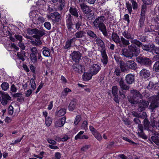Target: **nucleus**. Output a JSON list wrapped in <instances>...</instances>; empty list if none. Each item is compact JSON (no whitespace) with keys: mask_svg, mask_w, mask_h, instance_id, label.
Instances as JSON below:
<instances>
[{"mask_svg":"<svg viewBox=\"0 0 159 159\" xmlns=\"http://www.w3.org/2000/svg\"><path fill=\"white\" fill-rule=\"evenodd\" d=\"M139 118H141L142 119H145L146 118H147V116L146 113L145 112H143L142 115L139 114Z\"/></svg>","mask_w":159,"mask_h":159,"instance_id":"680f3d73","label":"nucleus"},{"mask_svg":"<svg viewBox=\"0 0 159 159\" xmlns=\"http://www.w3.org/2000/svg\"><path fill=\"white\" fill-rule=\"evenodd\" d=\"M31 85L32 89H34L36 88V84L33 79H31L30 80Z\"/></svg>","mask_w":159,"mask_h":159,"instance_id":"e2e57ef3","label":"nucleus"},{"mask_svg":"<svg viewBox=\"0 0 159 159\" xmlns=\"http://www.w3.org/2000/svg\"><path fill=\"white\" fill-rule=\"evenodd\" d=\"M130 92L133 94V98L129 100V101L132 104H138V110L139 111L142 112L144 111L148 107L149 102L148 101L142 99L143 95L137 90H131Z\"/></svg>","mask_w":159,"mask_h":159,"instance_id":"f257e3e1","label":"nucleus"},{"mask_svg":"<svg viewBox=\"0 0 159 159\" xmlns=\"http://www.w3.org/2000/svg\"><path fill=\"white\" fill-rule=\"evenodd\" d=\"M158 123V121L156 120V118L153 116L150 118V126L152 128L156 127V124Z\"/></svg>","mask_w":159,"mask_h":159,"instance_id":"f704fd0d","label":"nucleus"},{"mask_svg":"<svg viewBox=\"0 0 159 159\" xmlns=\"http://www.w3.org/2000/svg\"><path fill=\"white\" fill-rule=\"evenodd\" d=\"M153 31V30L151 28L150 26L146 27L144 30V31L145 33H150Z\"/></svg>","mask_w":159,"mask_h":159,"instance_id":"3c124183","label":"nucleus"},{"mask_svg":"<svg viewBox=\"0 0 159 159\" xmlns=\"http://www.w3.org/2000/svg\"><path fill=\"white\" fill-rule=\"evenodd\" d=\"M82 23L81 22V20H78L75 23V29L78 30H79L81 29L80 26L82 25Z\"/></svg>","mask_w":159,"mask_h":159,"instance_id":"a19ab883","label":"nucleus"},{"mask_svg":"<svg viewBox=\"0 0 159 159\" xmlns=\"http://www.w3.org/2000/svg\"><path fill=\"white\" fill-rule=\"evenodd\" d=\"M122 35L124 37V38H126L127 39L131 40L130 42L132 43H135V40H138L137 39H134V37L132 36V34L129 32L125 30L122 33Z\"/></svg>","mask_w":159,"mask_h":159,"instance_id":"2eb2a0df","label":"nucleus"},{"mask_svg":"<svg viewBox=\"0 0 159 159\" xmlns=\"http://www.w3.org/2000/svg\"><path fill=\"white\" fill-rule=\"evenodd\" d=\"M121 72L122 71H121L120 68V69L119 68H116L114 72V74L117 76H120Z\"/></svg>","mask_w":159,"mask_h":159,"instance_id":"5fc2aeb1","label":"nucleus"},{"mask_svg":"<svg viewBox=\"0 0 159 159\" xmlns=\"http://www.w3.org/2000/svg\"><path fill=\"white\" fill-rule=\"evenodd\" d=\"M87 34L90 38L95 39L98 38V36L94 32L91 30H88L87 32Z\"/></svg>","mask_w":159,"mask_h":159,"instance_id":"473e14b6","label":"nucleus"},{"mask_svg":"<svg viewBox=\"0 0 159 159\" xmlns=\"http://www.w3.org/2000/svg\"><path fill=\"white\" fill-rule=\"evenodd\" d=\"M71 15H72L75 17L79 16L78 10L74 6H71L69 10Z\"/></svg>","mask_w":159,"mask_h":159,"instance_id":"b1692460","label":"nucleus"},{"mask_svg":"<svg viewBox=\"0 0 159 159\" xmlns=\"http://www.w3.org/2000/svg\"><path fill=\"white\" fill-rule=\"evenodd\" d=\"M153 70L156 72H159V61H156L153 66Z\"/></svg>","mask_w":159,"mask_h":159,"instance_id":"ea45409f","label":"nucleus"},{"mask_svg":"<svg viewBox=\"0 0 159 159\" xmlns=\"http://www.w3.org/2000/svg\"><path fill=\"white\" fill-rule=\"evenodd\" d=\"M85 32L83 31H78L75 33V37L77 38H81L84 36Z\"/></svg>","mask_w":159,"mask_h":159,"instance_id":"72a5a7b5","label":"nucleus"},{"mask_svg":"<svg viewBox=\"0 0 159 159\" xmlns=\"http://www.w3.org/2000/svg\"><path fill=\"white\" fill-rule=\"evenodd\" d=\"M146 88L148 89H159V84L157 83L154 84L153 82H150Z\"/></svg>","mask_w":159,"mask_h":159,"instance_id":"393cba45","label":"nucleus"},{"mask_svg":"<svg viewBox=\"0 0 159 159\" xmlns=\"http://www.w3.org/2000/svg\"><path fill=\"white\" fill-rule=\"evenodd\" d=\"M66 113V110L65 108H62L58 111L56 112V115L59 117L63 116Z\"/></svg>","mask_w":159,"mask_h":159,"instance_id":"c9c22d12","label":"nucleus"},{"mask_svg":"<svg viewBox=\"0 0 159 159\" xmlns=\"http://www.w3.org/2000/svg\"><path fill=\"white\" fill-rule=\"evenodd\" d=\"M52 123V119L49 117H45V123L48 126H49Z\"/></svg>","mask_w":159,"mask_h":159,"instance_id":"09e8293b","label":"nucleus"},{"mask_svg":"<svg viewBox=\"0 0 159 159\" xmlns=\"http://www.w3.org/2000/svg\"><path fill=\"white\" fill-rule=\"evenodd\" d=\"M145 20V17L140 16L138 24L140 27L142 28L144 26Z\"/></svg>","mask_w":159,"mask_h":159,"instance_id":"4c0bfd02","label":"nucleus"},{"mask_svg":"<svg viewBox=\"0 0 159 159\" xmlns=\"http://www.w3.org/2000/svg\"><path fill=\"white\" fill-rule=\"evenodd\" d=\"M55 126L57 128L62 126V125L61 124V122L59 120H57L55 122Z\"/></svg>","mask_w":159,"mask_h":159,"instance_id":"69168bd1","label":"nucleus"},{"mask_svg":"<svg viewBox=\"0 0 159 159\" xmlns=\"http://www.w3.org/2000/svg\"><path fill=\"white\" fill-rule=\"evenodd\" d=\"M120 43H119V46L120 47L125 48L127 46L129 45L130 43L129 39H126L123 37H121L120 38Z\"/></svg>","mask_w":159,"mask_h":159,"instance_id":"a211bd4d","label":"nucleus"},{"mask_svg":"<svg viewBox=\"0 0 159 159\" xmlns=\"http://www.w3.org/2000/svg\"><path fill=\"white\" fill-rule=\"evenodd\" d=\"M30 58L31 61L34 63H35L37 62V59L36 55L30 54Z\"/></svg>","mask_w":159,"mask_h":159,"instance_id":"c03bdc74","label":"nucleus"},{"mask_svg":"<svg viewBox=\"0 0 159 159\" xmlns=\"http://www.w3.org/2000/svg\"><path fill=\"white\" fill-rule=\"evenodd\" d=\"M77 102L75 99H73L70 102L69 105V110L72 111L75 109Z\"/></svg>","mask_w":159,"mask_h":159,"instance_id":"cd10ccee","label":"nucleus"},{"mask_svg":"<svg viewBox=\"0 0 159 159\" xmlns=\"http://www.w3.org/2000/svg\"><path fill=\"white\" fill-rule=\"evenodd\" d=\"M158 94V95L153 96L150 98L151 103L149 109L150 110L151 112H155V109L159 107V92Z\"/></svg>","mask_w":159,"mask_h":159,"instance_id":"39448f33","label":"nucleus"},{"mask_svg":"<svg viewBox=\"0 0 159 159\" xmlns=\"http://www.w3.org/2000/svg\"><path fill=\"white\" fill-rule=\"evenodd\" d=\"M136 61L138 63L145 66H150L152 64V61L150 58L144 56L137 57Z\"/></svg>","mask_w":159,"mask_h":159,"instance_id":"423d86ee","label":"nucleus"},{"mask_svg":"<svg viewBox=\"0 0 159 159\" xmlns=\"http://www.w3.org/2000/svg\"><path fill=\"white\" fill-rule=\"evenodd\" d=\"M138 39L142 43H145L148 42V37L146 36L141 35L139 37Z\"/></svg>","mask_w":159,"mask_h":159,"instance_id":"79ce46f5","label":"nucleus"},{"mask_svg":"<svg viewBox=\"0 0 159 159\" xmlns=\"http://www.w3.org/2000/svg\"><path fill=\"white\" fill-rule=\"evenodd\" d=\"M43 54L45 57H49L50 56L51 51L48 48L46 47H44L43 48Z\"/></svg>","mask_w":159,"mask_h":159,"instance_id":"c756f323","label":"nucleus"},{"mask_svg":"<svg viewBox=\"0 0 159 159\" xmlns=\"http://www.w3.org/2000/svg\"><path fill=\"white\" fill-rule=\"evenodd\" d=\"M30 51L31 52V53L30 54L37 55V53L39 52L37 48L34 47H32L30 49Z\"/></svg>","mask_w":159,"mask_h":159,"instance_id":"49530a36","label":"nucleus"},{"mask_svg":"<svg viewBox=\"0 0 159 159\" xmlns=\"http://www.w3.org/2000/svg\"><path fill=\"white\" fill-rule=\"evenodd\" d=\"M135 42L134 43L138 47H142L143 50L148 52H152L153 51L155 46L153 44H143L139 40H135Z\"/></svg>","mask_w":159,"mask_h":159,"instance_id":"0eeeda50","label":"nucleus"},{"mask_svg":"<svg viewBox=\"0 0 159 159\" xmlns=\"http://www.w3.org/2000/svg\"><path fill=\"white\" fill-rule=\"evenodd\" d=\"M93 134L95 137L98 140L100 141L102 138L100 134L97 131L95 133H94Z\"/></svg>","mask_w":159,"mask_h":159,"instance_id":"a18cd8bd","label":"nucleus"},{"mask_svg":"<svg viewBox=\"0 0 159 159\" xmlns=\"http://www.w3.org/2000/svg\"><path fill=\"white\" fill-rule=\"evenodd\" d=\"M144 126L145 129H148L150 126V122L147 118H145L143 121Z\"/></svg>","mask_w":159,"mask_h":159,"instance_id":"e433bc0d","label":"nucleus"},{"mask_svg":"<svg viewBox=\"0 0 159 159\" xmlns=\"http://www.w3.org/2000/svg\"><path fill=\"white\" fill-rule=\"evenodd\" d=\"M72 67L74 71L77 72L81 74L83 73L82 65L78 64H73Z\"/></svg>","mask_w":159,"mask_h":159,"instance_id":"4be33fe9","label":"nucleus"},{"mask_svg":"<svg viewBox=\"0 0 159 159\" xmlns=\"http://www.w3.org/2000/svg\"><path fill=\"white\" fill-rule=\"evenodd\" d=\"M66 21L67 28L69 31H71L73 29L74 20L73 16L70 14L66 15Z\"/></svg>","mask_w":159,"mask_h":159,"instance_id":"6e6552de","label":"nucleus"},{"mask_svg":"<svg viewBox=\"0 0 159 159\" xmlns=\"http://www.w3.org/2000/svg\"><path fill=\"white\" fill-rule=\"evenodd\" d=\"M13 107L11 105H10L8 108V113L9 115H11L13 113Z\"/></svg>","mask_w":159,"mask_h":159,"instance_id":"bf43d9fd","label":"nucleus"},{"mask_svg":"<svg viewBox=\"0 0 159 159\" xmlns=\"http://www.w3.org/2000/svg\"><path fill=\"white\" fill-rule=\"evenodd\" d=\"M30 69L31 71L33 73V76H34L36 74L35 67L33 65H31L30 66Z\"/></svg>","mask_w":159,"mask_h":159,"instance_id":"0e129e2a","label":"nucleus"},{"mask_svg":"<svg viewBox=\"0 0 159 159\" xmlns=\"http://www.w3.org/2000/svg\"><path fill=\"white\" fill-rule=\"evenodd\" d=\"M17 55L20 59L22 61H25L24 57L26 56L25 52L24 51L22 50L20 52H17Z\"/></svg>","mask_w":159,"mask_h":159,"instance_id":"7c9ffc66","label":"nucleus"},{"mask_svg":"<svg viewBox=\"0 0 159 159\" xmlns=\"http://www.w3.org/2000/svg\"><path fill=\"white\" fill-rule=\"evenodd\" d=\"M120 68L123 72L127 71L128 69L135 70L137 68V63L133 60H129L125 63L124 61L121 62Z\"/></svg>","mask_w":159,"mask_h":159,"instance_id":"7ed1b4c3","label":"nucleus"},{"mask_svg":"<svg viewBox=\"0 0 159 159\" xmlns=\"http://www.w3.org/2000/svg\"><path fill=\"white\" fill-rule=\"evenodd\" d=\"M71 91V90H64L61 93V97L62 98H65L67 95L68 93Z\"/></svg>","mask_w":159,"mask_h":159,"instance_id":"6e6d98bb","label":"nucleus"},{"mask_svg":"<svg viewBox=\"0 0 159 159\" xmlns=\"http://www.w3.org/2000/svg\"><path fill=\"white\" fill-rule=\"evenodd\" d=\"M95 41L99 48H100V52L106 51V49L105 44L102 40L100 39L97 38L95 40Z\"/></svg>","mask_w":159,"mask_h":159,"instance_id":"f8f14e48","label":"nucleus"},{"mask_svg":"<svg viewBox=\"0 0 159 159\" xmlns=\"http://www.w3.org/2000/svg\"><path fill=\"white\" fill-rule=\"evenodd\" d=\"M15 38L19 41V42L22 41V37L20 35H15Z\"/></svg>","mask_w":159,"mask_h":159,"instance_id":"338daca9","label":"nucleus"},{"mask_svg":"<svg viewBox=\"0 0 159 159\" xmlns=\"http://www.w3.org/2000/svg\"><path fill=\"white\" fill-rule=\"evenodd\" d=\"M11 95L14 98H19L22 96L23 94L22 92L18 93H12Z\"/></svg>","mask_w":159,"mask_h":159,"instance_id":"603ef678","label":"nucleus"},{"mask_svg":"<svg viewBox=\"0 0 159 159\" xmlns=\"http://www.w3.org/2000/svg\"><path fill=\"white\" fill-rule=\"evenodd\" d=\"M105 20L106 18L104 16L98 17L93 21V26L95 28L99 30L104 37L108 38L107 27L104 23Z\"/></svg>","mask_w":159,"mask_h":159,"instance_id":"f03ea898","label":"nucleus"},{"mask_svg":"<svg viewBox=\"0 0 159 159\" xmlns=\"http://www.w3.org/2000/svg\"><path fill=\"white\" fill-rule=\"evenodd\" d=\"M153 52L156 54L157 55H159V47H155V46Z\"/></svg>","mask_w":159,"mask_h":159,"instance_id":"774afa93","label":"nucleus"},{"mask_svg":"<svg viewBox=\"0 0 159 159\" xmlns=\"http://www.w3.org/2000/svg\"><path fill=\"white\" fill-rule=\"evenodd\" d=\"M102 56L101 59L103 64L105 66L106 65L108 62V57L107 55L106 51L101 52Z\"/></svg>","mask_w":159,"mask_h":159,"instance_id":"a878e982","label":"nucleus"},{"mask_svg":"<svg viewBox=\"0 0 159 159\" xmlns=\"http://www.w3.org/2000/svg\"><path fill=\"white\" fill-rule=\"evenodd\" d=\"M119 85L122 89H129L130 88V87L125 83L124 79L120 81Z\"/></svg>","mask_w":159,"mask_h":159,"instance_id":"c85d7f7f","label":"nucleus"},{"mask_svg":"<svg viewBox=\"0 0 159 159\" xmlns=\"http://www.w3.org/2000/svg\"><path fill=\"white\" fill-rule=\"evenodd\" d=\"M121 53L123 56L127 58H131L133 57V55L130 51V50L125 48H123L121 51Z\"/></svg>","mask_w":159,"mask_h":159,"instance_id":"aec40b11","label":"nucleus"},{"mask_svg":"<svg viewBox=\"0 0 159 159\" xmlns=\"http://www.w3.org/2000/svg\"><path fill=\"white\" fill-rule=\"evenodd\" d=\"M46 31L42 28L39 29H31L28 28L27 30V33L31 35H33L34 38H40L46 34Z\"/></svg>","mask_w":159,"mask_h":159,"instance_id":"20e7f679","label":"nucleus"},{"mask_svg":"<svg viewBox=\"0 0 159 159\" xmlns=\"http://www.w3.org/2000/svg\"><path fill=\"white\" fill-rule=\"evenodd\" d=\"M101 68L98 65L93 64L90 68V72L93 75H95L99 72Z\"/></svg>","mask_w":159,"mask_h":159,"instance_id":"6ab92c4d","label":"nucleus"},{"mask_svg":"<svg viewBox=\"0 0 159 159\" xmlns=\"http://www.w3.org/2000/svg\"><path fill=\"white\" fill-rule=\"evenodd\" d=\"M139 74L142 79L148 80L150 76V71L148 70L143 68L140 71Z\"/></svg>","mask_w":159,"mask_h":159,"instance_id":"9b49d317","label":"nucleus"},{"mask_svg":"<svg viewBox=\"0 0 159 159\" xmlns=\"http://www.w3.org/2000/svg\"><path fill=\"white\" fill-rule=\"evenodd\" d=\"M60 3V5L58 7V9L60 11H61L64 9L65 7V1L64 0H59Z\"/></svg>","mask_w":159,"mask_h":159,"instance_id":"58836bf2","label":"nucleus"},{"mask_svg":"<svg viewBox=\"0 0 159 159\" xmlns=\"http://www.w3.org/2000/svg\"><path fill=\"white\" fill-rule=\"evenodd\" d=\"M70 55L72 59L76 63L79 62V60L81 57V54L79 51H74Z\"/></svg>","mask_w":159,"mask_h":159,"instance_id":"dca6fc26","label":"nucleus"},{"mask_svg":"<svg viewBox=\"0 0 159 159\" xmlns=\"http://www.w3.org/2000/svg\"><path fill=\"white\" fill-rule=\"evenodd\" d=\"M111 38L113 41L116 44H118L119 43H120V39L119 37L116 33H112L111 34Z\"/></svg>","mask_w":159,"mask_h":159,"instance_id":"bb28decb","label":"nucleus"},{"mask_svg":"<svg viewBox=\"0 0 159 159\" xmlns=\"http://www.w3.org/2000/svg\"><path fill=\"white\" fill-rule=\"evenodd\" d=\"M84 133V131H80L76 136H75V139L76 140L78 139H81L82 137L81 135Z\"/></svg>","mask_w":159,"mask_h":159,"instance_id":"8fccbe9b","label":"nucleus"},{"mask_svg":"<svg viewBox=\"0 0 159 159\" xmlns=\"http://www.w3.org/2000/svg\"><path fill=\"white\" fill-rule=\"evenodd\" d=\"M9 86V84L6 82L2 83L1 85L2 89H8Z\"/></svg>","mask_w":159,"mask_h":159,"instance_id":"37998d69","label":"nucleus"},{"mask_svg":"<svg viewBox=\"0 0 159 159\" xmlns=\"http://www.w3.org/2000/svg\"><path fill=\"white\" fill-rule=\"evenodd\" d=\"M136 46V44L132 43L130 45H129L128 48L130 50L133 57L137 56L140 52V49Z\"/></svg>","mask_w":159,"mask_h":159,"instance_id":"1a4fd4ad","label":"nucleus"},{"mask_svg":"<svg viewBox=\"0 0 159 159\" xmlns=\"http://www.w3.org/2000/svg\"><path fill=\"white\" fill-rule=\"evenodd\" d=\"M44 27L48 30H49L51 28V25L49 22H46L44 24Z\"/></svg>","mask_w":159,"mask_h":159,"instance_id":"4d7b16f0","label":"nucleus"},{"mask_svg":"<svg viewBox=\"0 0 159 159\" xmlns=\"http://www.w3.org/2000/svg\"><path fill=\"white\" fill-rule=\"evenodd\" d=\"M151 138L152 141L159 146V132L152 131Z\"/></svg>","mask_w":159,"mask_h":159,"instance_id":"ddd939ff","label":"nucleus"},{"mask_svg":"<svg viewBox=\"0 0 159 159\" xmlns=\"http://www.w3.org/2000/svg\"><path fill=\"white\" fill-rule=\"evenodd\" d=\"M80 3V6L84 14H89L92 11L90 7L86 5L84 2Z\"/></svg>","mask_w":159,"mask_h":159,"instance_id":"f3484780","label":"nucleus"},{"mask_svg":"<svg viewBox=\"0 0 159 159\" xmlns=\"http://www.w3.org/2000/svg\"><path fill=\"white\" fill-rule=\"evenodd\" d=\"M81 117L80 115L76 116L74 121V124L75 125L78 124L79 122L80 121Z\"/></svg>","mask_w":159,"mask_h":159,"instance_id":"13d9d810","label":"nucleus"},{"mask_svg":"<svg viewBox=\"0 0 159 159\" xmlns=\"http://www.w3.org/2000/svg\"><path fill=\"white\" fill-rule=\"evenodd\" d=\"M126 7L128 10L129 13L131 14L132 10L131 4L129 2H126Z\"/></svg>","mask_w":159,"mask_h":159,"instance_id":"864d4df0","label":"nucleus"},{"mask_svg":"<svg viewBox=\"0 0 159 159\" xmlns=\"http://www.w3.org/2000/svg\"><path fill=\"white\" fill-rule=\"evenodd\" d=\"M48 17L50 18L52 20L56 22H59L61 18L60 14L57 12L51 13Z\"/></svg>","mask_w":159,"mask_h":159,"instance_id":"4468645a","label":"nucleus"},{"mask_svg":"<svg viewBox=\"0 0 159 159\" xmlns=\"http://www.w3.org/2000/svg\"><path fill=\"white\" fill-rule=\"evenodd\" d=\"M125 80L128 84H132L134 82V75L131 74H128L125 77Z\"/></svg>","mask_w":159,"mask_h":159,"instance_id":"412c9836","label":"nucleus"},{"mask_svg":"<svg viewBox=\"0 0 159 159\" xmlns=\"http://www.w3.org/2000/svg\"><path fill=\"white\" fill-rule=\"evenodd\" d=\"M114 57L116 62L118 63H119L120 66V64L121 63V62L123 61L120 60L121 58L118 55H114Z\"/></svg>","mask_w":159,"mask_h":159,"instance_id":"de8ad7c7","label":"nucleus"},{"mask_svg":"<svg viewBox=\"0 0 159 159\" xmlns=\"http://www.w3.org/2000/svg\"><path fill=\"white\" fill-rule=\"evenodd\" d=\"M93 75L91 73H84L83 75V79L84 81L89 80L92 78Z\"/></svg>","mask_w":159,"mask_h":159,"instance_id":"2f4dec72","label":"nucleus"},{"mask_svg":"<svg viewBox=\"0 0 159 159\" xmlns=\"http://www.w3.org/2000/svg\"><path fill=\"white\" fill-rule=\"evenodd\" d=\"M131 2L132 3L133 9H137L138 8V4L134 0H132Z\"/></svg>","mask_w":159,"mask_h":159,"instance_id":"052dcab7","label":"nucleus"},{"mask_svg":"<svg viewBox=\"0 0 159 159\" xmlns=\"http://www.w3.org/2000/svg\"><path fill=\"white\" fill-rule=\"evenodd\" d=\"M138 127L139 131H140V132H138V135L143 139H147V136L145 135L143 133V125L140 124H139L138 126Z\"/></svg>","mask_w":159,"mask_h":159,"instance_id":"5701e85b","label":"nucleus"},{"mask_svg":"<svg viewBox=\"0 0 159 159\" xmlns=\"http://www.w3.org/2000/svg\"><path fill=\"white\" fill-rule=\"evenodd\" d=\"M1 94V97H2L1 101L3 105H5L7 103L8 101L11 100V98L7 94H5L4 92L0 91Z\"/></svg>","mask_w":159,"mask_h":159,"instance_id":"9d476101","label":"nucleus"}]
</instances>
